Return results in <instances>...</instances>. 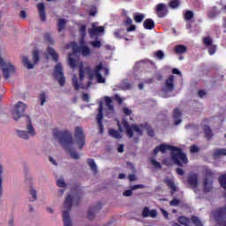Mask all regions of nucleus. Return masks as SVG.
Masks as SVG:
<instances>
[{
    "label": "nucleus",
    "instance_id": "obj_1",
    "mask_svg": "<svg viewBox=\"0 0 226 226\" xmlns=\"http://www.w3.org/2000/svg\"><path fill=\"white\" fill-rule=\"evenodd\" d=\"M167 151H171V159L176 165H178V167H183V165H186L188 163V157L186 156V154L183 152V149L172 145L160 144L155 147L153 153L154 156H156L158 153L161 152L163 154L167 153Z\"/></svg>",
    "mask_w": 226,
    "mask_h": 226
},
{
    "label": "nucleus",
    "instance_id": "obj_2",
    "mask_svg": "<svg viewBox=\"0 0 226 226\" xmlns=\"http://www.w3.org/2000/svg\"><path fill=\"white\" fill-rule=\"evenodd\" d=\"M53 137L58 139L61 146L67 151V153H70L73 160H79V158H80V155H79V154L75 152V148H73V137L70 132L67 130L59 131L58 129H54Z\"/></svg>",
    "mask_w": 226,
    "mask_h": 226
},
{
    "label": "nucleus",
    "instance_id": "obj_3",
    "mask_svg": "<svg viewBox=\"0 0 226 226\" xmlns=\"http://www.w3.org/2000/svg\"><path fill=\"white\" fill-rule=\"evenodd\" d=\"M73 206V198L68 195L64 202V211L63 212L64 226H72V219H70V211Z\"/></svg>",
    "mask_w": 226,
    "mask_h": 226
},
{
    "label": "nucleus",
    "instance_id": "obj_4",
    "mask_svg": "<svg viewBox=\"0 0 226 226\" xmlns=\"http://www.w3.org/2000/svg\"><path fill=\"white\" fill-rule=\"evenodd\" d=\"M74 139L79 149H84V147L86 146V134L84 133L82 127H75Z\"/></svg>",
    "mask_w": 226,
    "mask_h": 226
},
{
    "label": "nucleus",
    "instance_id": "obj_5",
    "mask_svg": "<svg viewBox=\"0 0 226 226\" xmlns=\"http://www.w3.org/2000/svg\"><path fill=\"white\" fill-rule=\"evenodd\" d=\"M0 68L3 72V75L5 79V80H8L10 79V75L11 73H15V65L11 63H6L4 60L0 56Z\"/></svg>",
    "mask_w": 226,
    "mask_h": 226
},
{
    "label": "nucleus",
    "instance_id": "obj_6",
    "mask_svg": "<svg viewBox=\"0 0 226 226\" xmlns=\"http://www.w3.org/2000/svg\"><path fill=\"white\" fill-rule=\"evenodd\" d=\"M26 109H27V105L22 102H18V103L12 109V117L14 121H19L20 117H24Z\"/></svg>",
    "mask_w": 226,
    "mask_h": 226
},
{
    "label": "nucleus",
    "instance_id": "obj_7",
    "mask_svg": "<svg viewBox=\"0 0 226 226\" xmlns=\"http://www.w3.org/2000/svg\"><path fill=\"white\" fill-rule=\"evenodd\" d=\"M71 47L72 49L73 54H81L83 57L91 56V49H89L87 46H79L77 42L72 41L71 42Z\"/></svg>",
    "mask_w": 226,
    "mask_h": 226
},
{
    "label": "nucleus",
    "instance_id": "obj_8",
    "mask_svg": "<svg viewBox=\"0 0 226 226\" xmlns=\"http://www.w3.org/2000/svg\"><path fill=\"white\" fill-rule=\"evenodd\" d=\"M122 124L123 128L126 130L127 137H129V139H132V137H133V132H136V133H139V135H142V129H140L139 125L132 124V126H130V124L126 120H124L122 122Z\"/></svg>",
    "mask_w": 226,
    "mask_h": 226
},
{
    "label": "nucleus",
    "instance_id": "obj_9",
    "mask_svg": "<svg viewBox=\"0 0 226 226\" xmlns=\"http://www.w3.org/2000/svg\"><path fill=\"white\" fill-rule=\"evenodd\" d=\"M214 218L220 226H226V206L215 210Z\"/></svg>",
    "mask_w": 226,
    "mask_h": 226
},
{
    "label": "nucleus",
    "instance_id": "obj_10",
    "mask_svg": "<svg viewBox=\"0 0 226 226\" xmlns=\"http://www.w3.org/2000/svg\"><path fill=\"white\" fill-rule=\"evenodd\" d=\"M33 61L34 64L29 61V58L27 56L22 57V63L24 66H26L28 70H33V68H34V64H38V63L40 62V53L38 52V50L33 52Z\"/></svg>",
    "mask_w": 226,
    "mask_h": 226
},
{
    "label": "nucleus",
    "instance_id": "obj_11",
    "mask_svg": "<svg viewBox=\"0 0 226 226\" xmlns=\"http://www.w3.org/2000/svg\"><path fill=\"white\" fill-rule=\"evenodd\" d=\"M54 75L56 79L58 78V83L63 87L64 86V82H66V79L64 78V72H63V65L61 63H57L56 65L55 66V72Z\"/></svg>",
    "mask_w": 226,
    "mask_h": 226
},
{
    "label": "nucleus",
    "instance_id": "obj_12",
    "mask_svg": "<svg viewBox=\"0 0 226 226\" xmlns=\"http://www.w3.org/2000/svg\"><path fill=\"white\" fill-rule=\"evenodd\" d=\"M99 133H103V101L99 102L98 114L96 116Z\"/></svg>",
    "mask_w": 226,
    "mask_h": 226
},
{
    "label": "nucleus",
    "instance_id": "obj_13",
    "mask_svg": "<svg viewBox=\"0 0 226 226\" xmlns=\"http://www.w3.org/2000/svg\"><path fill=\"white\" fill-rule=\"evenodd\" d=\"M154 10L159 19H163L169 14V10L167 9L165 4H158Z\"/></svg>",
    "mask_w": 226,
    "mask_h": 226
},
{
    "label": "nucleus",
    "instance_id": "obj_14",
    "mask_svg": "<svg viewBox=\"0 0 226 226\" xmlns=\"http://www.w3.org/2000/svg\"><path fill=\"white\" fill-rule=\"evenodd\" d=\"M103 70V64L100 63L98 65L94 67V73L97 79V82L99 84H105V78L102 77V72Z\"/></svg>",
    "mask_w": 226,
    "mask_h": 226
},
{
    "label": "nucleus",
    "instance_id": "obj_15",
    "mask_svg": "<svg viewBox=\"0 0 226 226\" xmlns=\"http://www.w3.org/2000/svg\"><path fill=\"white\" fill-rule=\"evenodd\" d=\"M187 185H189L192 190H195L199 186V177L197 174L193 173L188 176Z\"/></svg>",
    "mask_w": 226,
    "mask_h": 226
},
{
    "label": "nucleus",
    "instance_id": "obj_16",
    "mask_svg": "<svg viewBox=\"0 0 226 226\" xmlns=\"http://www.w3.org/2000/svg\"><path fill=\"white\" fill-rule=\"evenodd\" d=\"M100 209H102V203L91 207L87 212L88 220H94L95 215L96 213H100Z\"/></svg>",
    "mask_w": 226,
    "mask_h": 226
},
{
    "label": "nucleus",
    "instance_id": "obj_17",
    "mask_svg": "<svg viewBox=\"0 0 226 226\" xmlns=\"http://www.w3.org/2000/svg\"><path fill=\"white\" fill-rule=\"evenodd\" d=\"M207 177H213V172L211 170L207 171V177L204 179L205 192H209L213 190V182H209V178Z\"/></svg>",
    "mask_w": 226,
    "mask_h": 226
},
{
    "label": "nucleus",
    "instance_id": "obj_18",
    "mask_svg": "<svg viewBox=\"0 0 226 226\" xmlns=\"http://www.w3.org/2000/svg\"><path fill=\"white\" fill-rule=\"evenodd\" d=\"M174 75H170L164 83V90L169 93H172L174 91Z\"/></svg>",
    "mask_w": 226,
    "mask_h": 226
},
{
    "label": "nucleus",
    "instance_id": "obj_19",
    "mask_svg": "<svg viewBox=\"0 0 226 226\" xmlns=\"http://www.w3.org/2000/svg\"><path fill=\"white\" fill-rule=\"evenodd\" d=\"M183 116V112L179 109H175L173 110V119L175 120L174 124L175 126H177L178 124H181L182 119L181 117Z\"/></svg>",
    "mask_w": 226,
    "mask_h": 226
},
{
    "label": "nucleus",
    "instance_id": "obj_20",
    "mask_svg": "<svg viewBox=\"0 0 226 226\" xmlns=\"http://www.w3.org/2000/svg\"><path fill=\"white\" fill-rule=\"evenodd\" d=\"M105 28L103 26H96L94 23L92 24V28L88 29L90 36H96L100 33H104Z\"/></svg>",
    "mask_w": 226,
    "mask_h": 226
},
{
    "label": "nucleus",
    "instance_id": "obj_21",
    "mask_svg": "<svg viewBox=\"0 0 226 226\" xmlns=\"http://www.w3.org/2000/svg\"><path fill=\"white\" fill-rule=\"evenodd\" d=\"M37 8L39 10V17L41 22H45V20H47V14L45 12V4L43 3L38 4Z\"/></svg>",
    "mask_w": 226,
    "mask_h": 226
},
{
    "label": "nucleus",
    "instance_id": "obj_22",
    "mask_svg": "<svg viewBox=\"0 0 226 226\" xmlns=\"http://www.w3.org/2000/svg\"><path fill=\"white\" fill-rule=\"evenodd\" d=\"M163 183L169 186V188L171 190L172 193L177 192V187L176 186V184L174 183V180L170 178H166Z\"/></svg>",
    "mask_w": 226,
    "mask_h": 226
},
{
    "label": "nucleus",
    "instance_id": "obj_23",
    "mask_svg": "<svg viewBox=\"0 0 226 226\" xmlns=\"http://www.w3.org/2000/svg\"><path fill=\"white\" fill-rule=\"evenodd\" d=\"M143 27L144 29H148L149 31L154 29V21L152 19H147L143 22Z\"/></svg>",
    "mask_w": 226,
    "mask_h": 226
},
{
    "label": "nucleus",
    "instance_id": "obj_24",
    "mask_svg": "<svg viewBox=\"0 0 226 226\" xmlns=\"http://www.w3.org/2000/svg\"><path fill=\"white\" fill-rule=\"evenodd\" d=\"M203 130L205 139H207V140H211V139H213V131L211 130V127H209V125H204Z\"/></svg>",
    "mask_w": 226,
    "mask_h": 226
},
{
    "label": "nucleus",
    "instance_id": "obj_25",
    "mask_svg": "<svg viewBox=\"0 0 226 226\" xmlns=\"http://www.w3.org/2000/svg\"><path fill=\"white\" fill-rule=\"evenodd\" d=\"M220 156H226V148H217L214 150L213 157L220 158Z\"/></svg>",
    "mask_w": 226,
    "mask_h": 226
},
{
    "label": "nucleus",
    "instance_id": "obj_26",
    "mask_svg": "<svg viewBox=\"0 0 226 226\" xmlns=\"http://www.w3.org/2000/svg\"><path fill=\"white\" fill-rule=\"evenodd\" d=\"M47 51L49 54V56H51L55 63H57V61H59V55H57V52H56V50L53 48L49 47Z\"/></svg>",
    "mask_w": 226,
    "mask_h": 226
},
{
    "label": "nucleus",
    "instance_id": "obj_27",
    "mask_svg": "<svg viewBox=\"0 0 226 226\" xmlns=\"http://www.w3.org/2000/svg\"><path fill=\"white\" fill-rule=\"evenodd\" d=\"M177 222H180L181 225H185V226L192 225V221L188 217L180 216L178 217Z\"/></svg>",
    "mask_w": 226,
    "mask_h": 226
},
{
    "label": "nucleus",
    "instance_id": "obj_28",
    "mask_svg": "<svg viewBox=\"0 0 226 226\" xmlns=\"http://www.w3.org/2000/svg\"><path fill=\"white\" fill-rule=\"evenodd\" d=\"M109 135L112 137L113 139H121V132L119 131H117L116 129H109Z\"/></svg>",
    "mask_w": 226,
    "mask_h": 226
},
{
    "label": "nucleus",
    "instance_id": "obj_29",
    "mask_svg": "<svg viewBox=\"0 0 226 226\" xmlns=\"http://www.w3.org/2000/svg\"><path fill=\"white\" fill-rule=\"evenodd\" d=\"M188 50V48L185 45H177L175 47V53L176 54H185Z\"/></svg>",
    "mask_w": 226,
    "mask_h": 226
},
{
    "label": "nucleus",
    "instance_id": "obj_30",
    "mask_svg": "<svg viewBox=\"0 0 226 226\" xmlns=\"http://www.w3.org/2000/svg\"><path fill=\"white\" fill-rule=\"evenodd\" d=\"M87 163L91 170H93V172L96 174V172H98V168L96 166V162H94V159H87Z\"/></svg>",
    "mask_w": 226,
    "mask_h": 226
},
{
    "label": "nucleus",
    "instance_id": "obj_31",
    "mask_svg": "<svg viewBox=\"0 0 226 226\" xmlns=\"http://www.w3.org/2000/svg\"><path fill=\"white\" fill-rule=\"evenodd\" d=\"M144 19H146V16L144 14H140V13L133 14L134 22H136L137 24H140L142 20H144Z\"/></svg>",
    "mask_w": 226,
    "mask_h": 226
},
{
    "label": "nucleus",
    "instance_id": "obj_32",
    "mask_svg": "<svg viewBox=\"0 0 226 226\" xmlns=\"http://www.w3.org/2000/svg\"><path fill=\"white\" fill-rule=\"evenodd\" d=\"M57 27H58L57 28L58 33H61V31H63L64 29V27H66V19H58Z\"/></svg>",
    "mask_w": 226,
    "mask_h": 226
},
{
    "label": "nucleus",
    "instance_id": "obj_33",
    "mask_svg": "<svg viewBox=\"0 0 226 226\" xmlns=\"http://www.w3.org/2000/svg\"><path fill=\"white\" fill-rule=\"evenodd\" d=\"M221 188H223L226 192V174L221 175L218 178Z\"/></svg>",
    "mask_w": 226,
    "mask_h": 226
},
{
    "label": "nucleus",
    "instance_id": "obj_34",
    "mask_svg": "<svg viewBox=\"0 0 226 226\" xmlns=\"http://www.w3.org/2000/svg\"><path fill=\"white\" fill-rule=\"evenodd\" d=\"M180 5H181V1L179 0H171L169 3L170 8H171L172 10H176V8H179Z\"/></svg>",
    "mask_w": 226,
    "mask_h": 226
},
{
    "label": "nucleus",
    "instance_id": "obj_35",
    "mask_svg": "<svg viewBox=\"0 0 226 226\" xmlns=\"http://www.w3.org/2000/svg\"><path fill=\"white\" fill-rule=\"evenodd\" d=\"M28 133L30 135H34V127H33V124L31 123V117H27V126Z\"/></svg>",
    "mask_w": 226,
    "mask_h": 226
},
{
    "label": "nucleus",
    "instance_id": "obj_36",
    "mask_svg": "<svg viewBox=\"0 0 226 226\" xmlns=\"http://www.w3.org/2000/svg\"><path fill=\"white\" fill-rule=\"evenodd\" d=\"M105 102H106V107H108L109 110H114V105L112 104L113 101L110 97L106 96Z\"/></svg>",
    "mask_w": 226,
    "mask_h": 226
},
{
    "label": "nucleus",
    "instance_id": "obj_37",
    "mask_svg": "<svg viewBox=\"0 0 226 226\" xmlns=\"http://www.w3.org/2000/svg\"><path fill=\"white\" fill-rule=\"evenodd\" d=\"M69 66L72 68V70H75L77 68V64H79V61L75 60L74 58H72L69 56L68 58Z\"/></svg>",
    "mask_w": 226,
    "mask_h": 226
},
{
    "label": "nucleus",
    "instance_id": "obj_38",
    "mask_svg": "<svg viewBox=\"0 0 226 226\" xmlns=\"http://www.w3.org/2000/svg\"><path fill=\"white\" fill-rule=\"evenodd\" d=\"M72 86L75 91H79V89H80V85H79V78H77L76 75L72 77Z\"/></svg>",
    "mask_w": 226,
    "mask_h": 226
},
{
    "label": "nucleus",
    "instance_id": "obj_39",
    "mask_svg": "<svg viewBox=\"0 0 226 226\" xmlns=\"http://www.w3.org/2000/svg\"><path fill=\"white\" fill-rule=\"evenodd\" d=\"M3 166L0 164V197H3Z\"/></svg>",
    "mask_w": 226,
    "mask_h": 226
},
{
    "label": "nucleus",
    "instance_id": "obj_40",
    "mask_svg": "<svg viewBox=\"0 0 226 226\" xmlns=\"http://www.w3.org/2000/svg\"><path fill=\"white\" fill-rule=\"evenodd\" d=\"M18 135L20 139H24L25 140H27V139H29V132L26 131H18Z\"/></svg>",
    "mask_w": 226,
    "mask_h": 226
},
{
    "label": "nucleus",
    "instance_id": "obj_41",
    "mask_svg": "<svg viewBox=\"0 0 226 226\" xmlns=\"http://www.w3.org/2000/svg\"><path fill=\"white\" fill-rule=\"evenodd\" d=\"M191 222L195 225V226H203L202 222H200V219L199 217L192 215L191 218Z\"/></svg>",
    "mask_w": 226,
    "mask_h": 226
},
{
    "label": "nucleus",
    "instance_id": "obj_42",
    "mask_svg": "<svg viewBox=\"0 0 226 226\" xmlns=\"http://www.w3.org/2000/svg\"><path fill=\"white\" fill-rule=\"evenodd\" d=\"M154 56L156 57V59H159L162 61L163 57H165V53H163L161 49L154 52Z\"/></svg>",
    "mask_w": 226,
    "mask_h": 226
},
{
    "label": "nucleus",
    "instance_id": "obj_43",
    "mask_svg": "<svg viewBox=\"0 0 226 226\" xmlns=\"http://www.w3.org/2000/svg\"><path fill=\"white\" fill-rule=\"evenodd\" d=\"M203 43L206 47H211L213 45V39L211 37L203 38Z\"/></svg>",
    "mask_w": 226,
    "mask_h": 226
},
{
    "label": "nucleus",
    "instance_id": "obj_44",
    "mask_svg": "<svg viewBox=\"0 0 226 226\" xmlns=\"http://www.w3.org/2000/svg\"><path fill=\"white\" fill-rule=\"evenodd\" d=\"M194 14L192 11H186L185 13V20H192L193 19Z\"/></svg>",
    "mask_w": 226,
    "mask_h": 226
},
{
    "label": "nucleus",
    "instance_id": "obj_45",
    "mask_svg": "<svg viewBox=\"0 0 226 226\" xmlns=\"http://www.w3.org/2000/svg\"><path fill=\"white\" fill-rule=\"evenodd\" d=\"M85 77H86V71H84V67L82 66V64H81V66L79 67V80L82 82Z\"/></svg>",
    "mask_w": 226,
    "mask_h": 226
},
{
    "label": "nucleus",
    "instance_id": "obj_46",
    "mask_svg": "<svg viewBox=\"0 0 226 226\" xmlns=\"http://www.w3.org/2000/svg\"><path fill=\"white\" fill-rule=\"evenodd\" d=\"M56 185L59 188H64V186H66V183H64V178H60L56 180Z\"/></svg>",
    "mask_w": 226,
    "mask_h": 226
},
{
    "label": "nucleus",
    "instance_id": "obj_47",
    "mask_svg": "<svg viewBox=\"0 0 226 226\" xmlns=\"http://www.w3.org/2000/svg\"><path fill=\"white\" fill-rule=\"evenodd\" d=\"M90 44L92 45V47H94V49H100V47H102V41H92L90 42Z\"/></svg>",
    "mask_w": 226,
    "mask_h": 226
},
{
    "label": "nucleus",
    "instance_id": "obj_48",
    "mask_svg": "<svg viewBox=\"0 0 226 226\" xmlns=\"http://www.w3.org/2000/svg\"><path fill=\"white\" fill-rule=\"evenodd\" d=\"M47 96L45 95V92H42L39 95V99L41 100V105L43 106L45 104Z\"/></svg>",
    "mask_w": 226,
    "mask_h": 226
},
{
    "label": "nucleus",
    "instance_id": "obj_49",
    "mask_svg": "<svg viewBox=\"0 0 226 226\" xmlns=\"http://www.w3.org/2000/svg\"><path fill=\"white\" fill-rule=\"evenodd\" d=\"M45 40L49 42V45H54V39H52L50 34H45Z\"/></svg>",
    "mask_w": 226,
    "mask_h": 226
},
{
    "label": "nucleus",
    "instance_id": "obj_50",
    "mask_svg": "<svg viewBox=\"0 0 226 226\" xmlns=\"http://www.w3.org/2000/svg\"><path fill=\"white\" fill-rule=\"evenodd\" d=\"M151 164L155 168V169H162V164H160V162H158L156 160L154 159H151Z\"/></svg>",
    "mask_w": 226,
    "mask_h": 226
},
{
    "label": "nucleus",
    "instance_id": "obj_51",
    "mask_svg": "<svg viewBox=\"0 0 226 226\" xmlns=\"http://www.w3.org/2000/svg\"><path fill=\"white\" fill-rule=\"evenodd\" d=\"M150 210L147 207H145L142 211V216L143 218H147L149 216Z\"/></svg>",
    "mask_w": 226,
    "mask_h": 226
},
{
    "label": "nucleus",
    "instance_id": "obj_52",
    "mask_svg": "<svg viewBox=\"0 0 226 226\" xmlns=\"http://www.w3.org/2000/svg\"><path fill=\"white\" fill-rule=\"evenodd\" d=\"M79 34H81V36H86V34H87V27H86V25H82V26L79 27Z\"/></svg>",
    "mask_w": 226,
    "mask_h": 226
},
{
    "label": "nucleus",
    "instance_id": "obj_53",
    "mask_svg": "<svg viewBox=\"0 0 226 226\" xmlns=\"http://www.w3.org/2000/svg\"><path fill=\"white\" fill-rule=\"evenodd\" d=\"M122 112L124 114V116H132V111L129 108H123Z\"/></svg>",
    "mask_w": 226,
    "mask_h": 226
},
{
    "label": "nucleus",
    "instance_id": "obj_54",
    "mask_svg": "<svg viewBox=\"0 0 226 226\" xmlns=\"http://www.w3.org/2000/svg\"><path fill=\"white\" fill-rule=\"evenodd\" d=\"M215 52H216V46L215 45H211L209 48H208V54L210 56H213L215 54Z\"/></svg>",
    "mask_w": 226,
    "mask_h": 226
},
{
    "label": "nucleus",
    "instance_id": "obj_55",
    "mask_svg": "<svg viewBox=\"0 0 226 226\" xmlns=\"http://www.w3.org/2000/svg\"><path fill=\"white\" fill-rule=\"evenodd\" d=\"M146 188V185H135L131 187V190L133 192L134 190L143 189Z\"/></svg>",
    "mask_w": 226,
    "mask_h": 226
},
{
    "label": "nucleus",
    "instance_id": "obj_56",
    "mask_svg": "<svg viewBox=\"0 0 226 226\" xmlns=\"http://www.w3.org/2000/svg\"><path fill=\"white\" fill-rule=\"evenodd\" d=\"M30 195H32V198H33L32 202H34V200H36V199H37L36 190L31 189Z\"/></svg>",
    "mask_w": 226,
    "mask_h": 226
},
{
    "label": "nucleus",
    "instance_id": "obj_57",
    "mask_svg": "<svg viewBox=\"0 0 226 226\" xmlns=\"http://www.w3.org/2000/svg\"><path fill=\"white\" fill-rule=\"evenodd\" d=\"M123 195L124 197H132V195H133V191L132 189L124 191Z\"/></svg>",
    "mask_w": 226,
    "mask_h": 226
},
{
    "label": "nucleus",
    "instance_id": "obj_58",
    "mask_svg": "<svg viewBox=\"0 0 226 226\" xmlns=\"http://www.w3.org/2000/svg\"><path fill=\"white\" fill-rule=\"evenodd\" d=\"M114 98H115L116 102H117V103H119V105H121L123 103V98H121V96H119V94H116L114 95Z\"/></svg>",
    "mask_w": 226,
    "mask_h": 226
},
{
    "label": "nucleus",
    "instance_id": "obj_59",
    "mask_svg": "<svg viewBox=\"0 0 226 226\" xmlns=\"http://www.w3.org/2000/svg\"><path fill=\"white\" fill-rule=\"evenodd\" d=\"M149 216L150 218H156V216H158V212H156L154 209H152L150 210Z\"/></svg>",
    "mask_w": 226,
    "mask_h": 226
},
{
    "label": "nucleus",
    "instance_id": "obj_60",
    "mask_svg": "<svg viewBox=\"0 0 226 226\" xmlns=\"http://www.w3.org/2000/svg\"><path fill=\"white\" fill-rule=\"evenodd\" d=\"M190 152L191 153H199V147H197L196 145L191 146Z\"/></svg>",
    "mask_w": 226,
    "mask_h": 226
},
{
    "label": "nucleus",
    "instance_id": "obj_61",
    "mask_svg": "<svg viewBox=\"0 0 226 226\" xmlns=\"http://www.w3.org/2000/svg\"><path fill=\"white\" fill-rule=\"evenodd\" d=\"M206 94H207V93L206 92V90H199L198 91V96L200 98H204V96H206Z\"/></svg>",
    "mask_w": 226,
    "mask_h": 226
},
{
    "label": "nucleus",
    "instance_id": "obj_62",
    "mask_svg": "<svg viewBox=\"0 0 226 226\" xmlns=\"http://www.w3.org/2000/svg\"><path fill=\"white\" fill-rule=\"evenodd\" d=\"M133 20L131 19V18H126V19L124 21V26H132Z\"/></svg>",
    "mask_w": 226,
    "mask_h": 226
},
{
    "label": "nucleus",
    "instance_id": "obj_63",
    "mask_svg": "<svg viewBox=\"0 0 226 226\" xmlns=\"http://www.w3.org/2000/svg\"><path fill=\"white\" fill-rule=\"evenodd\" d=\"M170 206H179V201L177 200V199H173V200L170 202Z\"/></svg>",
    "mask_w": 226,
    "mask_h": 226
},
{
    "label": "nucleus",
    "instance_id": "obj_64",
    "mask_svg": "<svg viewBox=\"0 0 226 226\" xmlns=\"http://www.w3.org/2000/svg\"><path fill=\"white\" fill-rule=\"evenodd\" d=\"M82 100H83V102H89V94H83Z\"/></svg>",
    "mask_w": 226,
    "mask_h": 226
}]
</instances>
